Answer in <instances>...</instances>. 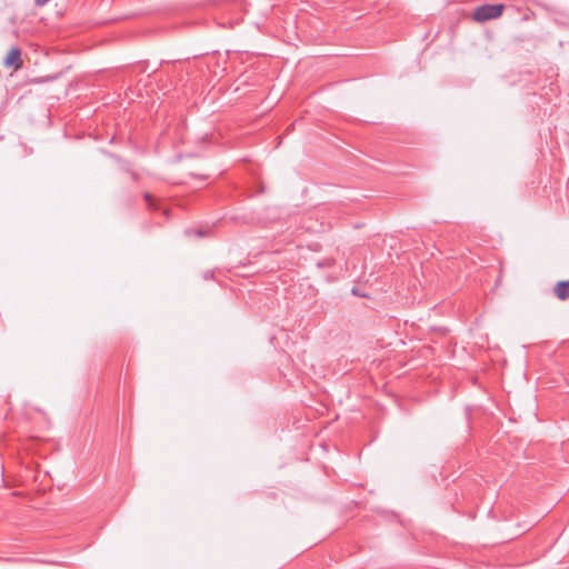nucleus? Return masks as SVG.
Instances as JSON below:
<instances>
[{
  "instance_id": "1",
  "label": "nucleus",
  "mask_w": 569,
  "mask_h": 569,
  "mask_svg": "<svg viewBox=\"0 0 569 569\" xmlns=\"http://www.w3.org/2000/svg\"><path fill=\"white\" fill-rule=\"evenodd\" d=\"M505 10V4H482L475 9L472 18L477 22H485L491 19L499 18Z\"/></svg>"
},
{
  "instance_id": "2",
  "label": "nucleus",
  "mask_w": 569,
  "mask_h": 569,
  "mask_svg": "<svg viewBox=\"0 0 569 569\" xmlns=\"http://www.w3.org/2000/svg\"><path fill=\"white\" fill-rule=\"evenodd\" d=\"M552 292H553L555 297L561 301L569 299V280L558 281L553 286Z\"/></svg>"
},
{
  "instance_id": "3",
  "label": "nucleus",
  "mask_w": 569,
  "mask_h": 569,
  "mask_svg": "<svg viewBox=\"0 0 569 569\" xmlns=\"http://www.w3.org/2000/svg\"><path fill=\"white\" fill-rule=\"evenodd\" d=\"M20 56L21 53L18 48L10 49L4 60L6 66H14L16 68H19L21 63Z\"/></svg>"
},
{
  "instance_id": "4",
  "label": "nucleus",
  "mask_w": 569,
  "mask_h": 569,
  "mask_svg": "<svg viewBox=\"0 0 569 569\" xmlns=\"http://www.w3.org/2000/svg\"><path fill=\"white\" fill-rule=\"evenodd\" d=\"M144 200L147 201L149 208H154L156 209L154 199H153V197L150 193H148V192L144 193Z\"/></svg>"
},
{
  "instance_id": "5",
  "label": "nucleus",
  "mask_w": 569,
  "mask_h": 569,
  "mask_svg": "<svg viewBox=\"0 0 569 569\" xmlns=\"http://www.w3.org/2000/svg\"><path fill=\"white\" fill-rule=\"evenodd\" d=\"M48 2H49V0H34V3L38 7H42V6L47 4Z\"/></svg>"
},
{
  "instance_id": "6",
  "label": "nucleus",
  "mask_w": 569,
  "mask_h": 569,
  "mask_svg": "<svg viewBox=\"0 0 569 569\" xmlns=\"http://www.w3.org/2000/svg\"><path fill=\"white\" fill-rule=\"evenodd\" d=\"M194 234L198 237H202V236H204V231L202 229H196Z\"/></svg>"
}]
</instances>
